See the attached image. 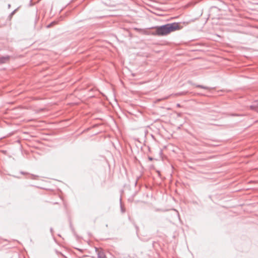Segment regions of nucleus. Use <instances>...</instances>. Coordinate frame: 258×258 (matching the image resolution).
I'll list each match as a JSON object with an SVG mask.
<instances>
[{
	"mask_svg": "<svg viewBox=\"0 0 258 258\" xmlns=\"http://www.w3.org/2000/svg\"><path fill=\"white\" fill-rule=\"evenodd\" d=\"M155 31L152 32V34L155 36H165L170 33L180 29L178 23H168L155 28Z\"/></svg>",
	"mask_w": 258,
	"mask_h": 258,
	"instance_id": "obj_1",
	"label": "nucleus"
},
{
	"mask_svg": "<svg viewBox=\"0 0 258 258\" xmlns=\"http://www.w3.org/2000/svg\"><path fill=\"white\" fill-rule=\"evenodd\" d=\"M95 251L97 253L98 258H106L105 253L102 249H99L98 248L95 247Z\"/></svg>",
	"mask_w": 258,
	"mask_h": 258,
	"instance_id": "obj_2",
	"label": "nucleus"
},
{
	"mask_svg": "<svg viewBox=\"0 0 258 258\" xmlns=\"http://www.w3.org/2000/svg\"><path fill=\"white\" fill-rule=\"evenodd\" d=\"M250 109L258 112V100L253 102L252 105L249 106Z\"/></svg>",
	"mask_w": 258,
	"mask_h": 258,
	"instance_id": "obj_3",
	"label": "nucleus"
},
{
	"mask_svg": "<svg viewBox=\"0 0 258 258\" xmlns=\"http://www.w3.org/2000/svg\"><path fill=\"white\" fill-rule=\"evenodd\" d=\"M195 85L196 86V87L204 89L205 90H210L212 89H213V88L207 87V86H205L201 85Z\"/></svg>",
	"mask_w": 258,
	"mask_h": 258,
	"instance_id": "obj_4",
	"label": "nucleus"
},
{
	"mask_svg": "<svg viewBox=\"0 0 258 258\" xmlns=\"http://www.w3.org/2000/svg\"><path fill=\"white\" fill-rule=\"evenodd\" d=\"M120 209H121V213H123L125 212V209L123 207L121 202H120Z\"/></svg>",
	"mask_w": 258,
	"mask_h": 258,
	"instance_id": "obj_5",
	"label": "nucleus"
},
{
	"mask_svg": "<svg viewBox=\"0 0 258 258\" xmlns=\"http://www.w3.org/2000/svg\"><path fill=\"white\" fill-rule=\"evenodd\" d=\"M55 24V22H52L50 23L49 25H48L47 26V28H50L51 27H52V26H53Z\"/></svg>",
	"mask_w": 258,
	"mask_h": 258,
	"instance_id": "obj_6",
	"label": "nucleus"
},
{
	"mask_svg": "<svg viewBox=\"0 0 258 258\" xmlns=\"http://www.w3.org/2000/svg\"><path fill=\"white\" fill-rule=\"evenodd\" d=\"M9 58V57L7 56V57H6L1 58V59H7V60H8ZM1 62H4V61L3 60H2Z\"/></svg>",
	"mask_w": 258,
	"mask_h": 258,
	"instance_id": "obj_7",
	"label": "nucleus"
},
{
	"mask_svg": "<svg viewBox=\"0 0 258 258\" xmlns=\"http://www.w3.org/2000/svg\"><path fill=\"white\" fill-rule=\"evenodd\" d=\"M16 11H17V9H16V10H15L14 11H13L11 13V15L12 16V15H14V14L15 13V12H16Z\"/></svg>",
	"mask_w": 258,
	"mask_h": 258,
	"instance_id": "obj_8",
	"label": "nucleus"
},
{
	"mask_svg": "<svg viewBox=\"0 0 258 258\" xmlns=\"http://www.w3.org/2000/svg\"><path fill=\"white\" fill-rule=\"evenodd\" d=\"M148 159H149V160H150V161H152V160H153V158H152V157H148Z\"/></svg>",
	"mask_w": 258,
	"mask_h": 258,
	"instance_id": "obj_9",
	"label": "nucleus"
},
{
	"mask_svg": "<svg viewBox=\"0 0 258 258\" xmlns=\"http://www.w3.org/2000/svg\"><path fill=\"white\" fill-rule=\"evenodd\" d=\"M8 8H9H9H10V7H11V5H10V4H9V5H8Z\"/></svg>",
	"mask_w": 258,
	"mask_h": 258,
	"instance_id": "obj_10",
	"label": "nucleus"
},
{
	"mask_svg": "<svg viewBox=\"0 0 258 258\" xmlns=\"http://www.w3.org/2000/svg\"><path fill=\"white\" fill-rule=\"evenodd\" d=\"M32 0H30V3H31V2H32ZM32 5H33V4H32V3H31V4H30V6H32Z\"/></svg>",
	"mask_w": 258,
	"mask_h": 258,
	"instance_id": "obj_11",
	"label": "nucleus"
},
{
	"mask_svg": "<svg viewBox=\"0 0 258 258\" xmlns=\"http://www.w3.org/2000/svg\"><path fill=\"white\" fill-rule=\"evenodd\" d=\"M50 231L52 232V228H51L50 229Z\"/></svg>",
	"mask_w": 258,
	"mask_h": 258,
	"instance_id": "obj_12",
	"label": "nucleus"
},
{
	"mask_svg": "<svg viewBox=\"0 0 258 258\" xmlns=\"http://www.w3.org/2000/svg\"><path fill=\"white\" fill-rule=\"evenodd\" d=\"M177 106H180L179 104H177Z\"/></svg>",
	"mask_w": 258,
	"mask_h": 258,
	"instance_id": "obj_13",
	"label": "nucleus"
},
{
	"mask_svg": "<svg viewBox=\"0 0 258 258\" xmlns=\"http://www.w3.org/2000/svg\"><path fill=\"white\" fill-rule=\"evenodd\" d=\"M173 210L177 212V211L175 209H173Z\"/></svg>",
	"mask_w": 258,
	"mask_h": 258,
	"instance_id": "obj_14",
	"label": "nucleus"
},
{
	"mask_svg": "<svg viewBox=\"0 0 258 258\" xmlns=\"http://www.w3.org/2000/svg\"><path fill=\"white\" fill-rule=\"evenodd\" d=\"M22 174H24V173L23 172H21Z\"/></svg>",
	"mask_w": 258,
	"mask_h": 258,
	"instance_id": "obj_15",
	"label": "nucleus"
}]
</instances>
